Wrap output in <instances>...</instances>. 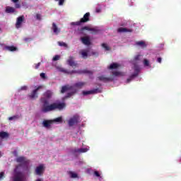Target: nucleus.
Instances as JSON below:
<instances>
[{"instance_id": "44", "label": "nucleus", "mask_w": 181, "mask_h": 181, "mask_svg": "<svg viewBox=\"0 0 181 181\" xmlns=\"http://www.w3.org/2000/svg\"><path fill=\"white\" fill-rule=\"evenodd\" d=\"M40 77H41V78H46V74H45V73H41L40 74Z\"/></svg>"}, {"instance_id": "7", "label": "nucleus", "mask_w": 181, "mask_h": 181, "mask_svg": "<svg viewBox=\"0 0 181 181\" xmlns=\"http://www.w3.org/2000/svg\"><path fill=\"white\" fill-rule=\"evenodd\" d=\"M98 93H102L101 89H100V88H95L93 90H83L82 92L83 95H91V94H98Z\"/></svg>"}, {"instance_id": "26", "label": "nucleus", "mask_w": 181, "mask_h": 181, "mask_svg": "<svg viewBox=\"0 0 181 181\" xmlns=\"http://www.w3.org/2000/svg\"><path fill=\"white\" fill-rule=\"evenodd\" d=\"M136 46H140V47H142L143 49H145L146 47V43L144 41H139L136 42Z\"/></svg>"}, {"instance_id": "49", "label": "nucleus", "mask_w": 181, "mask_h": 181, "mask_svg": "<svg viewBox=\"0 0 181 181\" xmlns=\"http://www.w3.org/2000/svg\"><path fill=\"white\" fill-rule=\"evenodd\" d=\"M157 62H158V63H162V58L161 57H158L157 59Z\"/></svg>"}, {"instance_id": "15", "label": "nucleus", "mask_w": 181, "mask_h": 181, "mask_svg": "<svg viewBox=\"0 0 181 181\" xmlns=\"http://www.w3.org/2000/svg\"><path fill=\"white\" fill-rule=\"evenodd\" d=\"M81 40L83 45H86V46H90L91 45V42L90 41V37H83L81 38Z\"/></svg>"}, {"instance_id": "43", "label": "nucleus", "mask_w": 181, "mask_h": 181, "mask_svg": "<svg viewBox=\"0 0 181 181\" xmlns=\"http://www.w3.org/2000/svg\"><path fill=\"white\" fill-rule=\"evenodd\" d=\"M24 42H30L32 41V38L30 37H25L23 39Z\"/></svg>"}, {"instance_id": "51", "label": "nucleus", "mask_w": 181, "mask_h": 181, "mask_svg": "<svg viewBox=\"0 0 181 181\" xmlns=\"http://www.w3.org/2000/svg\"><path fill=\"white\" fill-rule=\"evenodd\" d=\"M96 12L98 13V12H100V9H96Z\"/></svg>"}, {"instance_id": "41", "label": "nucleus", "mask_w": 181, "mask_h": 181, "mask_svg": "<svg viewBox=\"0 0 181 181\" xmlns=\"http://www.w3.org/2000/svg\"><path fill=\"white\" fill-rule=\"evenodd\" d=\"M144 66H149V61L148 59H144Z\"/></svg>"}, {"instance_id": "28", "label": "nucleus", "mask_w": 181, "mask_h": 181, "mask_svg": "<svg viewBox=\"0 0 181 181\" xmlns=\"http://www.w3.org/2000/svg\"><path fill=\"white\" fill-rule=\"evenodd\" d=\"M69 175L70 177H71L72 179H76V178L78 177V175H77V173H76L73 171H69Z\"/></svg>"}, {"instance_id": "29", "label": "nucleus", "mask_w": 181, "mask_h": 181, "mask_svg": "<svg viewBox=\"0 0 181 181\" xmlns=\"http://www.w3.org/2000/svg\"><path fill=\"white\" fill-rule=\"evenodd\" d=\"M119 67V64L117 63H113L110 64V66H109V69L110 70H114V69H118Z\"/></svg>"}, {"instance_id": "27", "label": "nucleus", "mask_w": 181, "mask_h": 181, "mask_svg": "<svg viewBox=\"0 0 181 181\" xmlns=\"http://www.w3.org/2000/svg\"><path fill=\"white\" fill-rule=\"evenodd\" d=\"M6 49L9 50V52H16V50H18V48L15 46H7Z\"/></svg>"}, {"instance_id": "33", "label": "nucleus", "mask_w": 181, "mask_h": 181, "mask_svg": "<svg viewBox=\"0 0 181 181\" xmlns=\"http://www.w3.org/2000/svg\"><path fill=\"white\" fill-rule=\"evenodd\" d=\"M9 121H12L13 119H19V115H15V116H12V117H10L8 118Z\"/></svg>"}, {"instance_id": "34", "label": "nucleus", "mask_w": 181, "mask_h": 181, "mask_svg": "<svg viewBox=\"0 0 181 181\" xmlns=\"http://www.w3.org/2000/svg\"><path fill=\"white\" fill-rule=\"evenodd\" d=\"M112 74H113V76H115L116 77H117L118 76H122V73H121L119 71H113Z\"/></svg>"}, {"instance_id": "38", "label": "nucleus", "mask_w": 181, "mask_h": 181, "mask_svg": "<svg viewBox=\"0 0 181 181\" xmlns=\"http://www.w3.org/2000/svg\"><path fill=\"white\" fill-rule=\"evenodd\" d=\"M36 19L37 21H42V15H40V13H37L36 14Z\"/></svg>"}, {"instance_id": "16", "label": "nucleus", "mask_w": 181, "mask_h": 181, "mask_svg": "<svg viewBox=\"0 0 181 181\" xmlns=\"http://www.w3.org/2000/svg\"><path fill=\"white\" fill-rule=\"evenodd\" d=\"M53 124V121L50 120H44L42 122V125L45 128H50L51 125Z\"/></svg>"}, {"instance_id": "20", "label": "nucleus", "mask_w": 181, "mask_h": 181, "mask_svg": "<svg viewBox=\"0 0 181 181\" xmlns=\"http://www.w3.org/2000/svg\"><path fill=\"white\" fill-rule=\"evenodd\" d=\"M52 29L55 35H59V33H60V29L57 28V25L54 23H52Z\"/></svg>"}, {"instance_id": "25", "label": "nucleus", "mask_w": 181, "mask_h": 181, "mask_svg": "<svg viewBox=\"0 0 181 181\" xmlns=\"http://www.w3.org/2000/svg\"><path fill=\"white\" fill-rule=\"evenodd\" d=\"M9 137V134L6 132H0V138L1 139H5V138H8Z\"/></svg>"}, {"instance_id": "3", "label": "nucleus", "mask_w": 181, "mask_h": 181, "mask_svg": "<svg viewBox=\"0 0 181 181\" xmlns=\"http://www.w3.org/2000/svg\"><path fill=\"white\" fill-rule=\"evenodd\" d=\"M42 88H43V85L35 86L34 90H33L31 93L28 95V98H30V100H36V98H39L38 91L39 90H42Z\"/></svg>"}, {"instance_id": "9", "label": "nucleus", "mask_w": 181, "mask_h": 181, "mask_svg": "<svg viewBox=\"0 0 181 181\" xmlns=\"http://www.w3.org/2000/svg\"><path fill=\"white\" fill-rule=\"evenodd\" d=\"M88 151L87 148H75L72 150L73 155L77 156V153H86Z\"/></svg>"}, {"instance_id": "18", "label": "nucleus", "mask_w": 181, "mask_h": 181, "mask_svg": "<svg viewBox=\"0 0 181 181\" xmlns=\"http://www.w3.org/2000/svg\"><path fill=\"white\" fill-rule=\"evenodd\" d=\"M81 32L84 30H89V32H93V33H97V30L95 28H90L88 26H84L81 28Z\"/></svg>"}, {"instance_id": "48", "label": "nucleus", "mask_w": 181, "mask_h": 181, "mask_svg": "<svg viewBox=\"0 0 181 181\" xmlns=\"http://www.w3.org/2000/svg\"><path fill=\"white\" fill-rule=\"evenodd\" d=\"M92 56H98V52H91Z\"/></svg>"}, {"instance_id": "17", "label": "nucleus", "mask_w": 181, "mask_h": 181, "mask_svg": "<svg viewBox=\"0 0 181 181\" xmlns=\"http://www.w3.org/2000/svg\"><path fill=\"white\" fill-rule=\"evenodd\" d=\"M79 54L81 55L83 59H86L87 57H88V49H81L79 52Z\"/></svg>"}, {"instance_id": "36", "label": "nucleus", "mask_w": 181, "mask_h": 181, "mask_svg": "<svg viewBox=\"0 0 181 181\" xmlns=\"http://www.w3.org/2000/svg\"><path fill=\"white\" fill-rule=\"evenodd\" d=\"M26 90H28V86H23L21 87L18 91H26Z\"/></svg>"}, {"instance_id": "54", "label": "nucleus", "mask_w": 181, "mask_h": 181, "mask_svg": "<svg viewBox=\"0 0 181 181\" xmlns=\"http://www.w3.org/2000/svg\"><path fill=\"white\" fill-rule=\"evenodd\" d=\"M1 156H2V154H1V152H0V158H1Z\"/></svg>"}, {"instance_id": "2", "label": "nucleus", "mask_w": 181, "mask_h": 181, "mask_svg": "<svg viewBox=\"0 0 181 181\" xmlns=\"http://www.w3.org/2000/svg\"><path fill=\"white\" fill-rule=\"evenodd\" d=\"M90 21V13L84 14L83 17L79 21L71 23V26H81L83 23H87Z\"/></svg>"}, {"instance_id": "31", "label": "nucleus", "mask_w": 181, "mask_h": 181, "mask_svg": "<svg viewBox=\"0 0 181 181\" xmlns=\"http://www.w3.org/2000/svg\"><path fill=\"white\" fill-rule=\"evenodd\" d=\"M61 71H62V73H66V74H73L74 73H78L77 71H69L66 69H62Z\"/></svg>"}, {"instance_id": "21", "label": "nucleus", "mask_w": 181, "mask_h": 181, "mask_svg": "<svg viewBox=\"0 0 181 181\" xmlns=\"http://www.w3.org/2000/svg\"><path fill=\"white\" fill-rule=\"evenodd\" d=\"M76 93H77V90L76 89H74L73 91L69 92L66 94V95L64 96V99L67 100V98H70V97H73V95H74V94H76Z\"/></svg>"}, {"instance_id": "8", "label": "nucleus", "mask_w": 181, "mask_h": 181, "mask_svg": "<svg viewBox=\"0 0 181 181\" xmlns=\"http://www.w3.org/2000/svg\"><path fill=\"white\" fill-rule=\"evenodd\" d=\"M23 21H25V16H21L18 18H17L16 23V29H19V28L22 26V23H23Z\"/></svg>"}, {"instance_id": "55", "label": "nucleus", "mask_w": 181, "mask_h": 181, "mask_svg": "<svg viewBox=\"0 0 181 181\" xmlns=\"http://www.w3.org/2000/svg\"><path fill=\"white\" fill-rule=\"evenodd\" d=\"M14 153H16V151H14Z\"/></svg>"}, {"instance_id": "13", "label": "nucleus", "mask_w": 181, "mask_h": 181, "mask_svg": "<svg viewBox=\"0 0 181 181\" xmlns=\"http://www.w3.org/2000/svg\"><path fill=\"white\" fill-rule=\"evenodd\" d=\"M117 32L119 33H127V32H129L132 33V32H134V30L131 28H119L117 29Z\"/></svg>"}, {"instance_id": "6", "label": "nucleus", "mask_w": 181, "mask_h": 181, "mask_svg": "<svg viewBox=\"0 0 181 181\" xmlns=\"http://www.w3.org/2000/svg\"><path fill=\"white\" fill-rule=\"evenodd\" d=\"M80 120V117L78 115H74L73 117H71L68 121V124L69 127H74L76 124H78V121Z\"/></svg>"}, {"instance_id": "11", "label": "nucleus", "mask_w": 181, "mask_h": 181, "mask_svg": "<svg viewBox=\"0 0 181 181\" xmlns=\"http://www.w3.org/2000/svg\"><path fill=\"white\" fill-rule=\"evenodd\" d=\"M74 88V86H70V85H65L62 87L61 93L62 94H64L66 91H70V90H73Z\"/></svg>"}, {"instance_id": "22", "label": "nucleus", "mask_w": 181, "mask_h": 181, "mask_svg": "<svg viewBox=\"0 0 181 181\" xmlns=\"http://www.w3.org/2000/svg\"><path fill=\"white\" fill-rule=\"evenodd\" d=\"M16 11L15 10V8L11 7V6H7L6 8V13H15Z\"/></svg>"}, {"instance_id": "12", "label": "nucleus", "mask_w": 181, "mask_h": 181, "mask_svg": "<svg viewBox=\"0 0 181 181\" xmlns=\"http://www.w3.org/2000/svg\"><path fill=\"white\" fill-rule=\"evenodd\" d=\"M16 162H18V163H23V165H28V163H29V161L23 156L17 158Z\"/></svg>"}, {"instance_id": "42", "label": "nucleus", "mask_w": 181, "mask_h": 181, "mask_svg": "<svg viewBox=\"0 0 181 181\" xmlns=\"http://www.w3.org/2000/svg\"><path fill=\"white\" fill-rule=\"evenodd\" d=\"M57 2L59 1V5L62 6L64 4V0H55Z\"/></svg>"}, {"instance_id": "1", "label": "nucleus", "mask_w": 181, "mask_h": 181, "mask_svg": "<svg viewBox=\"0 0 181 181\" xmlns=\"http://www.w3.org/2000/svg\"><path fill=\"white\" fill-rule=\"evenodd\" d=\"M52 95H53V92L47 90L44 93L45 98H41L40 101L42 103V107L41 108L42 112H50V111H54V110L62 111V110L66 108V103H53L49 105V100L47 99L52 98Z\"/></svg>"}, {"instance_id": "53", "label": "nucleus", "mask_w": 181, "mask_h": 181, "mask_svg": "<svg viewBox=\"0 0 181 181\" xmlns=\"http://www.w3.org/2000/svg\"><path fill=\"white\" fill-rule=\"evenodd\" d=\"M35 181H42V180H40V179H37V180H35Z\"/></svg>"}, {"instance_id": "46", "label": "nucleus", "mask_w": 181, "mask_h": 181, "mask_svg": "<svg viewBox=\"0 0 181 181\" xmlns=\"http://www.w3.org/2000/svg\"><path fill=\"white\" fill-rule=\"evenodd\" d=\"M139 57H141V55H136V57H134V60L137 62V60H139Z\"/></svg>"}, {"instance_id": "50", "label": "nucleus", "mask_w": 181, "mask_h": 181, "mask_svg": "<svg viewBox=\"0 0 181 181\" xmlns=\"http://www.w3.org/2000/svg\"><path fill=\"white\" fill-rule=\"evenodd\" d=\"M12 2H13L14 4H18V2H19V0H12Z\"/></svg>"}, {"instance_id": "14", "label": "nucleus", "mask_w": 181, "mask_h": 181, "mask_svg": "<svg viewBox=\"0 0 181 181\" xmlns=\"http://www.w3.org/2000/svg\"><path fill=\"white\" fill-rule=\"evenodd\" d=\"M98 78L100 80V81H103V83H108L110 81H112L113 80L112 78L105 77V76H98Z\"/></svg>"}, {"instance_id": "30", "label": "nucleus", "mask_w": 181, "mask_h": 181, "mask_svg": "<svg viewBox=\"0 0 181 181\" xmlns=\"http://www.w3.org/2000/svg\"><path fill=\"white\" fill-rule=\"evenodd\" d=\"M101 46L106 52H110V50H111V47H110V46L106 43H103Z\"/></svg>"}, {"instance_id": "35", "label": "nucleus", "mask_w": 181, "mask_h": 181, "mask_svg": "<svg viewBox=\"0 0 181 181\" xmlns=\"http://www.w3.org/2000/svg\"><path fill=\"white\" fill-rule=\"evenodd\" d=\"M58 45L64 47H67V44H66L64 42H58Z\"/></svg>"}, {"instance_id": "39", "label": "nucleus", "mask_w": 181, "mask_h": 181, "mask_svg": "<svg viewBox=\"0 0 181 181\" xmlns=\"http://www.w3.org/2000/svg\"><path fill=\"white\" fill-rule=\"evenodd\" d=\"M82 73H83L85 74H93V72H91V71H88V70H83L82 71Z\"/></svg>"}, {"instance_id": "40", "label": "nucleus", "mask_w": 181, "mask_h": 181, "mask_svg": "<svg viewBox=\"0 0 181 181\" xmlns=\"http://www.w3.org/2000/svg\"><path fill=\"white\" fill-rule=\"evenodd\" d=\"M5 177V172H1L0 173V180H2Z\"/></svg>"}, {"instance_id": "45", "label": "nucleus", "mask_w": 181, "mask_h": 181, "mask_svg": "<svg viewBox=\"0 0 181 181\" xmlns=\"http://www.w3.org/2000/svg\"><path fill=\"white\" fill-rule=\"evenodd\" d=\"M15 8H16V9H19V8H21V4L16 3Z\"/></svg>"}, {"instance_id": "4", "label": "nucleus", "mask_w": 181, "mask_h": 181, "mask_svg": "<svg viewBox=\"0 0 181 181\" xmlns=\"http://www.w3.org/2000/svg\"><path fill=\"white\" fill-rule=\"evenodd\" d=\"M23 179H25V175L22 172L17 171L16 169H15L13 181H22Z\"/></svg>"}, {"instance_id": "32", "label": "nucleus", "mask_w": 181, "mask_h": 181, "mask_svg": "<svg viewBox=\"0 0 181 181\" xmlns=\"http://www.w3.org/2000/svg\"><path fill=\"white\" fill-rule=\"evenodd\" d=\"M93 176H95L96 177H99V180H102L103 177H101V175L100 174V172L98 171H94Z\"/></svg>"}, {"instance_id": "23", "label": "nucleus", "mask_w": 181, "mask_h": 181, "mask_svg": "<svg viewBox=\"0 0 181 181\" xmlns=\"http://www.w3.org/2000/svg\"><path fill=\"white\" fill-rule=\"evenodd\" d=\"M86 85V82H77L74 85L76 88H83Z\"/></svg>"}, {"instance_id": "10", "label": "nucleus", "mask_w": 181, "mask_h": 181, "mask_svg": "<svg viewBox=\"0 0 181 181\" xmlns=\"http://www.w3.org/2000/svg\"><path fill=\"white\" fill-rule=\"evenodd\" d=\"M138 74H139V68H136L135 69V73L133 74L129 78H127V83H131L135 77H138Z\"/></svg>"}, {"instance_id": "56", "label": "nucleus", "mask_w": 181, "mask_h": 181, "mask_svg": "<svg viewBox=\"0 0 181 181\" xmlns=\"http://www.w3.org/2000/svg\"><path fill=\"white\" fill-rule=\"evenodd\" d=\"M0 30H1V28H0Z\"/></svg>"}, {"instance_id": "52", "label": "nucleus", "mask_w": 181, "mask_h": 181, "mask_svg": "<svg viewBox=\"0 0 181 181\" xmlns=\"http://www.w3.org/2000/svg\"><path fill=\"white\" fill-rule=\"evenodd\" d=\"M0 145H2V140L0 139Z\"/></svg>"}, {"instance_id": "37", "label": "nucleus", "mask_w": 181, "mask_h": 181, "mask_svg": "<svg viewBox=\"0 0 181 181\" xmlns=\"http://www.w3.org/2000/svg\"><path fill=\"white\" fill-rule=\"evenodd\" d=\"M59 59H60V56H59V55H55V56L53 57L52 60H53V62H57V60H59Z\"/></svg>"}, {"instance_id": "24", "label": "nucleus", "mask_w": 181, "mask_h": 181, "mask_svg": "<svg viewBox=\"0 0 181 181\" xmlns=\"http://www.w3.org/2000/svg\"><path fill=\"white\" fill-rule=\"evenodd\" d=\"M52 120V124H54V122L56 124H62V122H63V117H59Z\"/></svg>"}, {"instance_id": "19", "label": "nucleus", "mask_w": 181, "mask_h": 181, "mask_svg": "<svg viewBox=\"0 0 181 181\" xmlns=\"http://www.w3.org/2000/svg\"><path fill=\"white\" fill-rule=\"evenodd\" d=\"M67 62L71 67H77V64L73 60V57H70Z\"/></svg>"}, {"instance_id": "5", "label": "nucleus", "mask_w": 181, "mask_h": 181, "mask_svg": "<svg viewBox=\"0 0 181 181\" xmlns=\"http://www.w3.org/2000/svg\"><path fill=\"white\" fill-rule=\"evenodd\" d=\"M45 165L43 164H40L39 166H37L35 170V175L37 176H43V173H45Z\"/></svg>"}, {"instance_id": "47", "label": "nucleus", "mask_w": 181, "mask_h": 181, "mask_svg": "<svg viewBox=\"0 0 181 181\" xmlns=\"http://www.w3.org/2000/svg\"><path fill=\"white\" fill-rule=\"evenodd\" d=\"M39 67H40V62H38L37 64H35V69H39Z\"/></svg>"}]
</instances>
